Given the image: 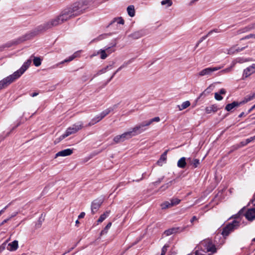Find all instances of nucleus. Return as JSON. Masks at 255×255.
Returning <instances> with one entry per match:
<instances>
[{
    "label": "nucleus",
    "instance_id": "obj_20",
    "mask_svg": "<svg viewBox=\"0 0 255 255\" xmlns=\"http://www.w3.org/2000/svg\"><path fill=\"white\" fill-rule=\"evenodd\" d=\"M186 158L182 157L177 162V166L180 168H184L186 166Z\"/></svg>",
    "mask_w": 255,
    "mask_h": 255
},
{
    "label": "nucleus",
    "instance_id": "obj_22",
    "mask_svg": "<svg viewBox=\"0 0 255 255\" xmlns=\"http://www.w3.org/2000/svg\"><path fill=\"white\" fill-rule=\"evenodd\" d=\"M101 120L102 119L100 118L99 115H98L92 119V120L89 123L87 126L89 127L92 126Z\"/></svg>",
    "mask_w": 255,
    "mask_h": 255
},
{
    "label": "nucleus",
    "instance_id": "obj_33",
    "mask_svg": "<svg viewBox=\"0 0 255 255\" xmlns=\"http://www.w3.org/2000/svg\"><path fill=\"white\" fill-rule=\"evenodd\" d=\"M41 59L38 57H34L33 60V64L36 67H38L41 64Z\"/></svg>",
    "mask_w": 255,
    "mask_h": 255
},
{
    "label": "nucleus",
    "instance_id": "obj_37",
    "mask_svg": "<svg viewBox=\"0 0 255 255\" xmlns=\"http://www.w3.org/2000/svg\"><path fill=\"white\" fill-rule=\"evenodd\" d=\"M213 31H215V32H217V29H214L213 30H211L210 31L208 34L206 35H205L203 37H202L198 41L200 43H201L203 40H204L209 35H210V34H211Z\"/></svg>",
    "mask_w": 255,
    "mask_h": 255
},
{
    "label": "nucleus",
    "instance_id": "obj_34",
    "mask_svg": "<svg viewBox=\"0 0 255 255\" xmlns=\"http://www.w3.org/2000/svg\"><path fill=\"white\" fill-rule=\"evenodd\" d=\"M160 206H161V209L163 210L166 209H167L169 208H171L172 207L171 206V202H169L168 201H165V202H163V203H162L161 204Z\"/></svg>",
    "mask_w": 255,
    "mask_h": 255
},
{
    "label": "nucleus",
    "instance_id": "obj_18",
    "mask_svg": "<svg viewBox=\"0 0 255 255\" xmlns=\"http://www.w3.org/2000/svg\"><path fill=\"white\" fill-rule=\"evenodd\" d=\"M218 109V108L216 105H213L206 107L205 108V112L207 114H211L212 113H215L217 111Z\"/></svg>",
    "mask_w": 255,
    "mask_h": 255
},
{
    "label": "nucleus",
    "instance_id": "obj_55",
    "mask_svg": "<svg viewBox=\"0 0 255 255\" xmlns=\"http://www.w3.org/2000/svg\"><path fill=\"white\" fill-rule=\"evenodd\" d=\"M8 205L6 206L3 209L0 211V216L4 212L5 210L7 208Z\"/></svg>",
    "mask_w": 255,
    "mask_h": 255
},
{
    "label": "nucleus",
    "instance_id": "obj_51",
    "mask_svg": "<svg viewBox=\"0 0 255 255\" xmlns=\"http://www.w3.org/2000/svg\"><path fill=\"white\" fill-rule=\"evenodd\" d=\"M85 215V213L84 212H82L80 213V214L78 216V218L81 219L84 217Z\"/></svg>",
    "mask_w": 255,
    "mask_h": 255
},
{
    "label": "nucleus",
    "instance_id": "obj_8",
    "mask_svg": "<svg viewBox=\"0 0 255 255\" xmlns=\"http://www.w3.org/2000/svg\"><path fill=\"white\" fill-rule=\"evenodd\" d=\"M223 67L222 66H216V67H210L202 69L198 73V76L199 77L202 76H210L212 75L213 72L220 70Z\"/></svg>",
    "mask_w": 255,
    "mask_h": 255
},
{
    "label": "nucleus",
    "instance_id": "obj_1",
    "mask_svg": "<svg viewBox=\"0 0 255 255\" xmlns=\"http://www.w3.org/2000/svg\"><path fill=\"white\" fill-rule=\"evenodd\" d=\"M31 63V60L28 59L25 62L21 68L12 74L0 81V90L6 87L15 80L19 78L28 69Z\"/></svg>",
    "mask_w": 255,
    "mask_h": 255
},
{
    "label": "nucleus",
    "instance_id": "obj_26",
    "mask_svg": "<svg viewBox=\"0 0 255 255\" xmlns=\"http://www.w3.org/2000/svg\"><path fill=\"white\" fill-rule=\"evenodd\" d=\"M112 111H113V109L112 108H109L108 109H107L102 112H101L99 115V116L102 120L104 117L108 115Z\"/></svg>",
    "mask_w": 255,
    "mask_h": 255
},
{
    "label": "nucleus",
    "instance_id": "obj_3",
    "mask_svg": "<svg viewBox=\"0 0 255 255\" xmlns=\"http://www.w3.org/2000/svg\"><path fill=\"white\" fill-rule=\"evenodd\" d=\"M69 19V18L67 16V15H65V14L62 11H61L60 14L59 16L43 24L38 26L37 28V29L39 32L45 31L52 28L53 26H56L61 24Z\"/></svg>",
    "mask_w": 255,
    "mask_h": 255
},
{
    "label": "nucleus",
    "instance_id": "obj_31",
    "mask_svg": "<svg viewBox=\"0 0 255 255\" xmlns=\"http://www.w3.org/2000/svg\"><path fill=\"white\" fill-rule=\"evenodd\" d=\"M97 54H100V58L102 59H105L108 56V54L106 53L105 50L101 49L97 51Z\"/></svg>",
    "mask_w": 255,
    "mask_h": 255
},
{
    "label": "nucleus",
    "instance_id": "obj_53",
    "mask_svg": "<svg viewBox=\"0 0 255 255\" xmlns=\"http://www.w3.org/2000/svg\"><path fill=\"white\" fill-rule=\"evenodd\" d=\"M163 178H164V177H162L161 178L158 179V180L155 182V183L158 184V183H160L163 180Z\"/></svg>",
    "mask_w": 255,
    "mask_h": 255
},
{
    "label": "nucleus",
    "instance_id": "obj_19",
    "mask_svg": "<svg viewBox=\"0 0 255 255\" xmlns=\"http://www.w3.org/2000/svg\"><path fill=\"white\" fill-rule=\"evenodd\" d=\"M142 34L141 31H137L133 32L132 33L129 34L128 36V38H131L132 39H137L142 36Z\"/></svg>",
    "mask_w": 255,
    "mask_h": 255
},
{
    "label": "nucleus",
    "instance_id": "obj_42",
    "mask_svg": "<svg viewBox=\"0 0 255 255\" xmlns=\"http://www.w3.org/2000/svg\"><path fill=\"white\" fill-rule=\"evenodd\" d=\"M106 35H101L99 36L97 38L93 39L92 40V42L101 40L105 38L106 37Z\"/></svg>",
    "mask_w": 255,
    "mask_h": 255
},
{
    "label": "nucleus",
    "instance_id": "obj_64",
    "mask_svg": "<svg viewBox=\"0 0 255 255\" xmlns=\"http://www.w3.org/2000/svg\"><path fill=\"white\" fill-rule=\"evenodd\" d=\"M241 144H242V146H245L247 144H245V141H242L241 142Z\"/></svg>",
    "mask_w": 255,
    "mask_h": 255
},
{
    "label": "nucleus",
    "instance_id": "obj_52",
    "mask_svg": "<svg viewBox=\"0 0 255 255\" xmlns=\"http://www.w3.org/2000/svg\"><path fill=\"white\" fill-rule=\"evenodd\" d=\"M9 218H8L5 220H4L0 224V226H1L2 225H3L4 223H6L7 221H8L9 220Z\"/></svg>",
    "mask_w": 255,
    "mask_h": 255
},
{
    "label": "nucleus",
    "instance_id": "obj_50",
    "mask_svg": "<svg viewBox=\"0 0 255 255\" xmlns=\"http://www.w3.org/2000/svg\"><path fill=\"white\" fill-rule=\"evenodd\" d=\"M226 93V90L224 89H221L219 91V94H225Z\"/></svg>",
    "mask_w": 255,
    "mask_h": 255
},
{
    "label": "nucleus",
    "instance_id": "obj_13",
    "mask_svg": "<svg viewBox=\"0 0 255 255\" xmlns=\"http://www.w3.org/2000/svg\"><path fill=\"white\" fill-rule=\"evenodd\" d=\"M73 150L70 148L65 149L58 152L56 154L55 158L58 156H66L71 155L73 153Z\"/></svg>",
    "mask_w": 255,
    "mask_h": 255
},
{
    "label": "nucleus",
    "instance_id": "obj_61",
    "mask_svg": "<svg viewBox=\"0 0 255 255\" xmlns=\"http://www.w3.org/2000/svg\"><path fill=\"white\" fill-rule=\"evenodd\" d=\"M99 54H97V51L94 53L92 55H91V57H94V56H97L98 55H99Z\"/></svg>",
    "mask_w": 255,
    "mask_h": 255
},
{
    "label": "nucleus",
    "instance_id": "obj_43",
    "mask_svg": "<svg viewBox=\"0 0 255 255\" xmlns=\"http://www.w3.org/2000/svg\"><path fill=\"white\" fill-rule=\"evenodd\" d=\"M109 68H112V65H108L106 67L102 69L101 70H100L98 74H102V73H105L106 71H107V70Z\"/></svg>",
    "mask_w": 255,
    "mask_h": 255
},
{
    "label": "nucleus",
    "instance_id": "obj_14",
    "mask_svg": "<svg viewBox=\"0 0 255 255\" xmlns=\"http://www.w3.org/2000/svg\"><path fill=\"white\" fill-rule=\"evenodd\" d=\"M255 72V63L253 64L251 66L247 67L244 71L243 75L245 76V77H248L250 76L251 74L254 73Z\"/></svg>",
    "mask_w": 255,
    "mask_h": 255
},
{
    "label": "nucleus",
    "instance_id": "obj_25",
    "mask_svg": "<svg viewBox=\"0 0 255 255\" xmlns=\"http://www.w3.org/2000/svg\"><path fill=\"white\" fill-rule=\"evenodd\" d=\"M117 43L115 42L113 43H111V45L108 47H106L104 50H105L106 53L108 54H110L112 52L115 51V50H112L111 48L114 47L116 46Z\"/></svg>",
    "mask_w": 255,
    "mask_h": 255
},
{
    "label": "nucleus",
    "instance_id": "obj_45",
    "mask_svg": "<svg viewBox=\"0 0 255 255\" xmlns=\"http://www.w3.org/2000/svg\"><path fill=\"white\" fill-rule=\"evenodd\" d=\"M255 38V35L254 34H250L248 35L245 36L244 37L242 38L241 39L242 40H244V39H249V38Z\"/></svg>",
    "mask_w": 255,
    "mask_h": 255
},
{
    "label": "nucleus",
    "instance_id": "obj_39",
    "mask_svg": "<svg viewBox=\"0 0 255 255\" xmlns=\"http://www.w3.org/2000/svg\"><path fill=\"white\" fill-rule=\"evenodd\" d=\"M180 200L177 198L172 199L170 201L171 206L173 207L176 205H178L180 202Z\"/></svg>",
    "mask_w": 255,
    "mask_h": 255
},
{
    "label": "nucleus",
    "instance_id": "obj_47",
    "mask_svg": "<svg viewBox=\"0 0 255 255\" xmlns=\"http://www.w3.org/2000/svg\"><path fill=\"white\" fill-rule=\"evenodd\" d=\"M254 139H255V135L253 137H251L247 139L246 141H245V144H248L249 143L252 141Z\"/></svg>",
    "mask_w": 255,
    "mask_h": 255
},
{
    "label": "nucleus",
    "instance_id": "obj_46",
    "mask_svg": "<svg viewBox=\"0 0 255 255\" xmlns=\"http://www.w3.org/2000/svg\"><path fill=\"white\" fill-rule=\"evenodd\" d=\"M232 70V67H229L227 68H226L225 69H223V70L221 71L220 72V73H226L230 72Z\"/></svg>",
    "mask_w": 255,
    "mask_h": 255
},
{
    "label": "nucleus",
    "instance_id": "obj_15",
    "mask_svg": "<svg viewBox=\"0 0 255 255\" xmlns=\"http://www.w3.org/2000/svg\"><path fill=\"white\" fill-rule=\"evenodd\" d=\"M246 218L249 221H253L255 219V209H249L245 214Z\"/></svg>",
    "mask_w": 255,
    "mask_h": 255
},
{
    "label": "nucleus",
    "instance_id": "obj_24",
    "mask_svg": "<svg viewBox=\"0 0 255 255\" xmlns=\"http://www.w3.org/2000/svg\"><path fill=\"white\" fill-rule=\"evenodd\" d=\"M76 56H77V53H75L69 57L68 58L65 59L64 60H63V61H61V62L59 63L58 64H57V66H58L60 64H64V63L69 62L72 61L73 59H74V58H75L76 57Z\"/></svg>",
    "mask_w": 255,
    "mask_h": 255
},
{
    "label": "nucleus",
    "instance_id": "obj_35",
    "mask_svg": "<svg viewBox=\"0 0 255 255\" xmlns=\"http://www.w3.org/2000/svg\"><path fill=\"white\" fill-rule=\"evenodd\" d=\"M190 164L193 166V168H195L200 164V161L198 159H194L190 161Z\"/></svg>",
    "mask_w": 255,
    "mask_h": 255
},
{
    "label": "nucleus",
    "instance_id": "obj_56",
    "mask_svg": "<svg viewBox=\"0 0 255 255\" xmlns=\"http://www.w3.org/2000/svg\"><path fill=\"white\" fill-rule=\"evenodd\" d=\"M197 220V218H196V216H193V217L192 218V219H191L190 222H191V223H193L194 221H196V220Z\"/></svg>",
    "mask_w": 255,
    "mask_h": 255
},
{
    "label": "nucleus",
    "instance_id": "obj_41",
    "mask_svg": "<svg viewBox=\"0 0 255 255\" xmlns=\"http://www.w3.org/2000/svg\"><path fill=\"white\" fill-rule=\"evenodd\" d=\"M168 247H169V246L168 245H165L163 247V248H162L161 255H165Z\"/></svg>",
    "mask_w": 255,
    "mask_h": 255
},
{
    "label": "nucleus",
    "instance_id": "obj_17",
    "mask_svg": "<svg viewBox=\"0 0 255 255\" xmlns=\"http://www.w3.org/2000/svg\"><path fill=\"white\" fill-rule=\"evenodd\" d=\"M18 241L15 240L8 245V250L10 251H14L18 248Z\"/></svg>",
    "mask_w": 255,
    "mask_h": 255
},
{
    "label": "nucleus",
    "instance_id": "obj_40",
    "mask_svg": "<svg viewBox=\"0 0 255 255\" xmlns=\"http://www.w3.org/2000/svg\"><path fill=\"white\" fill-rule=\"evenodd\" d=\"M172 181L167 183L166 184L162 185L161 187H160V189H161L162 191H164L165 190H166V189H167L171 185V183H172Z\"/></svg>",
    "mask_w": 255,
    "mask_h": 255
},
{
    "label": "nucleus",
    "instance_id": "obj_11",
    "mask_svg": "<svg viewBox=\"0 0 255 255\" xmlns=\"http://www.w3.org/2000/svg\"><path fill=\"white\" fill-rule=\"evenodd\" d=\"M104 199L102 198H98L94 200L91 204V212L92 214H95L98 210L103 202Z\"/></svg>",
    "mask_w": 255,
    "mask_h": 255
},
{
    "label": "nucleus",
    "instance_id": "obj_4",
    "mask_svg": "<svg viewBox=\"0 0 255 255\" xmlns=\"http://www.w3.org/2000/svg\"><path fill=\"white\" fill-rule=\"evenodd\" d=\"M160 121V118L158 117H155L153 119H150L148 121H144L142 123L139 124L131 128L129 130L132 137L136 136L138 134H140L145 130V127L149 126L153 122H159Z\"/></svg>",
    "mask_w": 255,
    "mask_h": 255
},
{
    "label": "nucleus",
    "instance_id": "obj_5",
    "mask_svg": "<svg viewBox=\"0 0 255 255\" xmlns=\"http://www.w3.org/2000/svg\"><path fill=\"white\" fill-rule=\"evenodd\" d=\"M90 0H82L74 3L72 5L68 7L75 16H76L82 13L86 8Z\"/></svg>",
    "mask_w": 255,
    "mask_h": 255
},
{
    "label": "nucleus",
    "instance_id": "obj_21",
    "mask_svg": "<svg viewBox=\"0 0 255 255\" xmlns=\"http://www.w3.org/2000/svg\"><path fill=\"white\" fill-rule=\"evenodd\" d=\"M167 151H165L161 156L159 159L157 161V164L159 166H162L164 162L166 160V155Z\"/></svg>",
    "mask_w": 255,
    "mask_h": 255
},
{
    "label": "nucleus",
    "instance_id": "obj_9",
    "mask_svg": "<svg viewBox=\"0 0 255 255\" xmlns=\"http://www.w3.org/2000/svg\"><path fill=\"white\" fill-rule=\"evenodd\" d=\"M239 226V222L237 221H234L232 223L227 225L223 228L222 234L224 236H227L234 230L236 229Z\"/></svg>",
    "mask_w": 255,
    "mask_h": 255
},
{
    "label": "nucleus",
    "instance_id": "obj_28",
    "mask_svg": "<svg viewBox=\"0 0 255 255\" xmlns=\"http://www.w3.org/2000/svg\"><path fill=\"white\" fill-rule=\"evenodd\" d=\"M115 23H117V24H124V20L121 17H117L114 18L110 23V25L113 24Z\"/></svg>",
    "mask_w": 255,
    "mask_h": 255
},
{
    "label": "nucleus",
    "instance_id": "obj_32",
    "mask_svg": "<svg viewBox=\"0 0 255 255\" xmlns=\"http://www.w3.org/2000/svg\"><path fill=\"white\" fill-rule=\"evenodd\" d=\"M110 211H106L105 213L101 215L98 220V222L101 223L106 218H107L109 214H110Z\"/></svg>",
    "mask_w": 255,
    "mask_h": 255
},
{
    "label": "nucleus",
    "instance_id": "obj_2",
    "mask_svg": "<svg viewBox=\"0 0 255 255\" xmlns=\"http://www.w3.org/2000/svg\"><path fill=\"white\" fill-rule=\"evenodd\" d=\"M69 19V18L67 16V15H65V14L62 11H61L60 14L59 16L43 24L38 26L37 28V29L39 32L45 31L52 28L53 26H56L61 24Z\"/></svg>",
    "mask_w": 255,
    "mask_h": 255
},
{
    "label": "nucleus",
    "instance_id": "obj_7",
    "mask_svg": "<svg viewBox=\"0 0 255 255\" xmlns=\"http://www.w3.org/2000/svg\"><path fill=\"white\" fill-rule=\"evenodd\" d=\"M199 246L203 252L208 253V255H212L217 251L215 246L210 241L202 242Z\"/></svg>",
    "mask_w": 255,
    "mask_h": 255
},
{
    "label": "nucleus",
    "instance_id": "obj_12",
    "mask_svg": "<svg viewBox=\"0 0 255 255\" xmlns=\"http://www.w3.org/2000/svg\"><path fill=\"white\" fill-rule=\"evenodd\" d=\"M186 228V227H173L165 230L164 232V234L166 236H168L173 234L180 233L183 232Z\"/></svg>",
    "mask_w": 255,
    "mask_h": 255
},
{
    "label": "nucleus",
    "instance_id": "obj_6",
    "mask_svg": "<svg viewBox=\"0 0 255 255\" xmlns=\"http://www.w3.org/2000/svg\"><path fill=\"white\" fill-rule=\"evenodd\" d=\"M83 128V124L82 122H78L76 123L72 126L69 127L64 134L61 135L58 138L56 139V140H57V142H59L69 135L76 133Z\"/></svg>",
    "mask_w": 255,
    "mask_h": 255
},
{
    "label": "nucleus",
    "instance_id": "obj_57",
    "mask_svg": "<svg viewBox=\"0 0 255 255\" xmlns=\"http://www.w3.org/2000/svg\"><path fill=\"white\" fill-rule=\"evenodd\" d=\"M246 61H247V60L246 59H240L239 60V62H240V63H244Z\"/></svg>",
    "mask_w": 255,
    "mask_h": 255
},
{
    "label": "nucleus",
    "instance_id": "obj_36",
    "mask_svg": "<svg viewBox=\"0 0 255 255\" xmlns=\"http://www.w3.org/2000/svg\"><path fill=\"white\" fill-rule=\"evenodd\" d=\"M111 225L112 223L111 222L109 223L105 227V228L101 231L100 235L102 236L106 234L108 232V230L111 227Z\"/></svg>",
    "mask_w": 255,
    "mask_h": 255
},
{
    "label": "nucleus",
    "instance_id": "obj_38",
    "mask_svg": "<svg viewBox=\"0 0 255 255\" xmlns=\"http://www.w3.org/2000/svg\"><path fill=\"white\" fill-rule=\"evenodd\" d=\"M162 5H166L167 7H169L172 4L171 0H163L161 2Z\"/></svg>",
    "mask_w": 255,
    "mask_h": 255
},
{
    "label": "nucleus",
    "instance_id": "obj_23",
    "mask_svg": "<svg viewBox=\"0 0 255 255\" xmlns=\"http://www.w3.org/2000/svg\"><path fill=\"white\" fill-rule=\"evenodd\" d=\"M69 18L75 17L72 12L71 11L70 8L68 7L62 11Z\"/></svg>",
    "mask_w": 255,
    "mask_h": 255
},
{
    "label": "nucleus",
    "instance_id": "obj_49",
    "mask_svg": "<svg viewBox=\"0 0 255 255\" xmlns=\"http://www.w3.org/2000/svg\"><path fill=\"white\" fill-rule=\"evenodd\" d=\"M18 214V212H14L13 213H12L10 216L9 217V219H11L12 218L16 216Z\"/></svg>",
    "mask_w": 255,
    "mask_h": 255
},
{
    "label": "nucleus",
    "instance_id": "obj_58",
    "mask_svg": "<svg viewBox=\"0 0 255 255\" xmlns=\"http://www.w3.org/2000/svg\"><path fill=\"white\" fill-rule=\"evenodd\" d=\"M117 74V72L115 71L113 74L112 75V76H111V77L110 78V79H109V82L115 76V75Z\"/></svg>",
    "mask_w": 255,
    "mask_h": 255
},
{
    "label": "nucleus",
    "instance_id": "obj_10",
    "mask_svg": "<svg viewBox=\"0 0 255 255\" xmlns=\"http://www.w3.org/2000/svg\"><path fill=\"white\" fill-rule=\"evenodd\" d=\"M132 137L129 131L125 132L121 135H118L114 137L113 141L115 143L123 142L126 140L129 139Z\"/></svg>",
    "mask_w": 255,
    "mask_h": 255
},
{
    "label": "nucleus",
    "instance_id": "obj_62",
    "mask_svg": "<svg viewBox=\"0 0 255 255\" xmlns=\"http://www.w3.org/2000/svg\"><path fill=\"white\" fill-rule=\"evenodd\" d=\"M254 199L252 200V204H254V205L255 206V195H254Z\"/></svg>",
    "mask_w": 255,
    "mask_h": 255
},
{
    "label": "nucleus",
    "instance_id": "obj_63",
    "mask_svg": "<svg viewBox=\"0 0 255 255\" xmlns=\"http://www.w3.org/2000/svg\"><path fill=\"white\" fill-rule=\"evenodd\" d=\"M200 42H199L198 41L197 42V43H196V45H195V49H196L197 47H198L199 45L200 44Z\"/></svg>",
    "mask_w": 255,
    "mask_h": 255
},
{
    "label": "nucleus",
    "instance_id": "obj_30",
    "mask_svg": "<svg viewBox=\"0 0 255 255\" xmlns=\"http://www.w3.org/2000/svg\"><path fill=\"white\" fill-rule=\"evenodd\" d=\"M255 98L253 94H251L247 95L245 98L244 100L243 101L240 102V103H241V105H243L244 104H245V103L248 102L249 101L252 100L253 99H254Z\"/></svg>",
    "mask_w": 255,
    "mask_h": 255
},
{
    "label": "nucleus",
    "instance_id": "obj_44",
    "mask_svg": "<svg viewBox=\"0 0 255 255\" xmlns=\"http://www.w3.org/2000/svg\"><path fill=\"white\" fill-rule=\"evenodd\" d=\"M215 98L217 101H221L223 99V97L218 93H215Z\"/></svg>",
    "mask_w": 255,
    "mask_h": 255
},
{
    "label": "nucleus",
    "instance_id": "obj_60",
    "mask_svg": "<svg viewBox=\"0 0 255 255\" xmlns=\"http://www.w3.org/2000/svg\"><path fill=\"white\" fill-rule=\"evenodd\" d=\"M244 115H245V113H244V112H242V113H241L239 115V118H241V117H243Z\"/></svg>",
    "mask_w": 255,
    "mask_h": 255
},
{
    "label": "nucleus",
    "instance_id": "obj_59",
    "mask_svg": "<svg viewBox=\"0 0 255 255\" xmlns=\"http://www.w3.org/2000/svg\"><path fill=\"white\" fill-rule=\"evenodd\" d=\"M38 94L37 93H35H35H32V94L31 95V96L32 97H35V96H36L37 95H38Z\"/></svg>",
    "mask_w": 255,
    "mask_h": 255
},
{
    "label": "nucleus",
    "instance_id": "obj_29",
    "mask_svg": "<svg viewBox=\"0 0 255 255\" xmlns=\"http://www.w3.org/2000/svg\"><path fill=\"white\" fill-rule=\"evenodd\" d=\"M128 14L130 17H133L135 15V9L133 5H129L127 7Z\"/></svg>",
    "mask_w": 255,
    "mask_h": 255
},
{
    "label": "nucleus",
    "instance_id": "obj_16",
    "mask_svg": "<svg viewBox=\"0 0 255 255\" xmlns=\"http://www.w3.org/2000/svg\"><path fill=\"white\" fill-rule=\"evenodd\" d=\"M241 105V103L239 102L234 101L231 104L226 105L225 109L226 111L229 112L235 107H239Z\"/></svg>",
    "mask_w": 255,
    "mask_h": 255
},
{
    "label": "nucleus",
    "instance_id": "obj_48",
    "mask_svg": "<svg viewBox=\"0 0 255 255\" xmlns=\"http://www.w3.org/2000/svg\"><path fill=\"white\" fill-rule=\"evenodd\" d=\"M127 64H124L122 66H121L116 71L117 73H118L119 71H120L121 69H122L124 67L127 66Z\"/></svg>",
    "mask_w": 255,
    "mask_h": 255
},
{
    "label": "nucleus",
    "instance_id": "obj_27",
    "mask_svg": "<svg viewBox=\"0 0 255 255\" xmlns=\"http://www.w3.org/2000/svg\"><path fill=\"white\" fill-rule=\"evenodd\" d=\"M190 105V103L189 101H187L184 102H183L181 105H178L177 107L179 109V111H182L184 109H186L188 107H189Z\"/></svg>",
    "mask_w": 255,
    "mask_h": 255
},
{
    "label": "nucleus",
    "instance_id": "obj_54",
    "mask_svg": "<svg viewBox=\"0 0 255 255\" xmlns=\"http://www.w3.org/2000/svg\"><path fill=\"white\" fill-rule=\"evenodd\" d=\"M255 109V104L254 106H252V107H251V108L249 110L248 113L249 114V113H251V112H252L254 109Z\"/></svg>",
    "mask_w": 255,
    "mask_h": 255
}]
</instances>
